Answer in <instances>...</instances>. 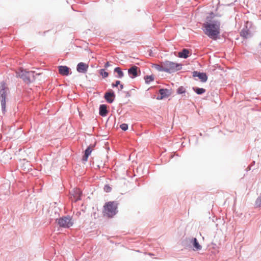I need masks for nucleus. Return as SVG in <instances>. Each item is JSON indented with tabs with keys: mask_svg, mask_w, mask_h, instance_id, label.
<instances>
[{
	"mask_svg": "<svg viewBox=\"0 0 261 261\" xmlns=\"http://www.w3.org/2000/svg\"><path fill=\"white\" fill-rule=\"evenodd\" d=\"M221 22L218 20L213 21H205L202 24L203 31L210 38L217 40L220 38Z\"/></svg>",
	"mask_w": 261,
	"mask_h": 261,
	"instance_id": "f257e3e1",
	"label": "nucleus"
},
{
	"mask_svg": "<svg viewBox=\"0 0 261 261\" xmlns=\"http://www.w3.org/2000/svg\"><path fill=\"white\" fill-rule=\"evenodd\" d=\"M118 203L116 201L106 202L103 206L104 215H107L109 218H113L118 212Z\"/></svg>",
	"mask_w": 261,
	"mask_h": 261,
	"instance_id": "f03ea898",
	"label": "nucleus"
},
{
	"mask_svg": "<svg viewBox=\"0 0 261 261\" xmlns=\"http://www.w3.org/2000/svg\"><path fill=\"white\" fill-rule=\"evenodd\" d=\"M40 75L33 71H27L25 69H21L17 72V76L21 79L26 84H30L35 80V76Z\"/></svg>",
	"mask_w": 261,
	"mask_h": 261,
	"instance_id": "7ed1b4c3",
	"label": "nucleus"
},
{
	"mask_svg": "<svg viewBox=\"0 0 261 261\" xmlns=\"http://www.w3.org/2000/svg\"><path fill=\"white\" fill-rule=\"evenodd\" d=\"M162 64L165 67V72L169 73L175 72L180 70L182 68L181 64L175 63L168 60L163 62Z\"/></svg>",
	"mask_w": 261,
	"mask_h": 261,
	"instance_id": "20e7f679",
	"label": "nucleus"
},
{
	"mask_svg": "<svg viewBox=\"0 0 261 261\" xmlns=\"http://www.w3.org/2000/svg\"><path fill=\"white\" fill-rule=\"evenodd\" d=\"M9 89L6 86V84L4 81L0 83V100L2 106V111L3 113L6 111V99L7 97V92Z\"/></svg>",
	"mask_w": 261,
	"mask_h": 261,
	"instance_id": "39448f33",
	"label": "nucleus"
},
{
	"mask_svg": "<svg viewBox=\"0 0 261 261\" xmlns=\"http://www.w3.org/2000/svg\"><path fill=\"white\" fill-rule=\"evenodd\" d=\"M56 222L60 227L65 228H70L74 224L72 217L69 215L56 219Z\"/></svg>",
	"mask_w": 261,
	"mask_h": 261,
	"instance_id": "423d86ee",
	"label": "nucleus"
},
{
	"mask_svg": "<svg viewBox=\"0 0 261 261\" xmlns=\"http://www.w3.org/2000/svg\"><path fill=\"white\" fill-rule=\"evenodd\" d=\"M115 96V92L112 89H109L105 92L103 97L107 102L112 103L114 101Z\"/></svg>",
	"mask_w": 261,
	"mask_h": 261,
	"instance_id": "0eeeda50",
	"label": "nucleus"
},
{
	"mask_svg": "<svg viewBox=\"0 0 261 261\" xmlns=\"http://www.w3.org/2000/svg\"><path fill=\"white\" fill-rule=\"evenodd\" d=\"M141 73L140 68L135 65H133L128 69V74L132 79L138 76Z\"/></svg>",
	"mask_w": 261,
	"mask_h": 261,
	"instance_id": "6e6552de",
	"label": "nucleus"
},
{
	"mask_svg": "<svg viewBox=\"0 0 261 261\" xmlns=\"http://www.w3.org/2000/svg\"><path fill=\"white\" fill-rule=\"evenodd\" d=\"M160 95L156 97L158 100H161L165 98H167L172 94L171 89L166 88H161L159 90Z\"/></svg>",
	"mask_w": 261,
	"mask_h": 261,
	"instance_id": "1a4fd4ad",
	"label": "nucleus"
},
{
	"mask_svg": "<svg viewBox=\"0 0 261 261\" xmlns=\"http://www.w3.org/2000/svg\"><path fill=\"white\" fill-rule=\"evenodd\" d=\"M193 77H198L201 82L205 83L207 80V76L206 73L201 72L198 71H194L192 72Z\"/></svg>",
	"mask_w": 261,
	"mask_h": 261,
	"instance_id": "9d476101",
	"label": "nucleus"
},
{
	"mask_svg": "<svg viewBox=\"0 0 261 261\" xmlns=\"http://www.w3.org/2000/svg\"><path fill=\"white\" fill-rule=\"evenodd\" d=\"M59 73L63 76H68L71 74V69L65 65H60L58 67Z\"/></svg>",
	"mask_w": 261,
	"mask_h": 261,
	"instance_id": "9b49d317",
	"label": "nucleus"
},
{
	"mask_svg": "<svg viewBox=\"0 0 261 261\" xmlns=\"http://www.w3.org/2000/svg\"><path fill=\"white\" fill-rule=\"evenodd\" d=\"M88 67V64L84 62H80L76 66V70L79 73H86L87 72Z\"/></svg>",
	"mask_w": 261,
	"mask_h": 261,
	"instance_id": "f8f14e48",
	"label": "nucleus"
},
{
	"mask_svg": "<svg viewBox=\"0 0 261 261\" xmlns=\"http://www.w3.org/2000/svg\"><path fill=\"white\" fill-rule=\"evenodd\" d=\"M95 146V145H90L88 146L84 151V154L82 157V161L84 162H87L89 156L91 154L93 150V148Z\"/></svg>",
	"mask_w": 261,
	"mask_h": 261,
	"instance_id": "ddd939ff",
	"label": "nucleus"
},
{
	"mask_svg": "<svg viewBox=\"0 0 261 261\" xmlns=\"http://www.w3.org/2000/svg\"><path fill=\"white\" fill-rule=\"evenodd\" d=\"M190 244L193 247L194 251H198L201 249L202 247L199 244L197 239L196 238H193L190 241Z\"/></svg>",
	"mask_w": 261,
	"mask_h": 261,
	"instance_id": "4468645a",
	"label": "nucleus"
},
{
	"mask_svg": "<svg viewBox=\"0 0 261 261\" xmlns=\"http://www.w3.org/2000/svg\"><path fill=\"white\" fill-rule=\"evenodd\" d=\"M191 55V53H190L189 49L184 48L178 52V57L180 58L187 59Z\"/></svg>",
	"mask_w": 261,
	"mask_h": 261,
	"instance_id": "2eb2a0df",
	"label": "nucleus"
},
{
	"mask_svg": "<svg viewBox=\"0 0 261 261\" xmlns=\"http://www.w3.org/2000/svg\"><path fill=\"white\" fill-rule=\"evenodd\" d=\"M108 114L107 105L105 104L100 105L99 107V114L102 117H106Z\"/></svg>",
	"mask_w": 261,
	"mask_h": 261,
	"instance_id": "dca6fc26",
	"label": "nucleus"
},
{
	"mask_svg": "<svg viewBox=\"0 0 261 261\" xmlns=\"http://www.w3.org/2000/svg\"><path fill=\"white\" fill-rule=\"evenodd\" d=\"M114 72L117 73V75L115 76L116 78L121 79L124 76V73L119 67H115Z\"/></svg>",
	"mask_w": 261,
	"mask_h": 261,
	"instance_id": "f3484780",
	"label": "nucleus"
},
{
	"mask_svg": "<svg viewBox=\"0 0 261 261\" xmlns=\"http://www.w3.org/2000/svg\"><path fill=\"white\" fill-rule=\"evenodd\" d=\"M240 36L247 39L251 37V33L248 30L243 29L240 32Z\"/></svg>",
	"mask_w": 261,
	"mask_h": 261,
	"instance_id": "a211bd4d",
	"label": "nucleus"
},
{
	"mask_svg": "<svg viewBox=\"0 0 261 261\" xmlns=\"http://www.w3.org/2000/svg\"><path fill=\"white\" fill-rule=\"evenodd\" d=\"M193 90L198 95H201L204 93L206 91V90L203 88H199L198 87H193Z\"/></svg>",
	"mask_w": 261,
	"mask_h": 261,
	"instance_id": "6ab92c4d",
	"label": "nucleus"
},
{
	"mask_svg": "<svg viewBox=\"0 0 261 261\" xmlns=\"http://www.w3.org/2000/svg\"><path fill=\"white\" fill-rule=\"evenodd\" d=\"M154 75L151 74L150 75H147L144 76V80L145 81L146 84H149L150 82L154 81Z\"/></svg>",
	"mask_w": 261,
	"mask_h": 261,
	"instance_id": "aec40b11",
	"label": "nucleus"
},
{
	"mask_svg": "<svg viewBox=\"0 0 261 261\" xmlns=\"http://www.w3.org/2000/svg\"><path fill=\"white\" fill-rule=\"evenodd\" d=\"M154 68L159 71H164L165 72V67L162 64V63H161V65L159 64H154Z\"/></svg>",
	"mask_w": 261,
	"mask_h": 261,
	"instance_id": "412c9836",
	"label": "nucleus"
},
{
	"mask_svg": "<svg viewBox=\"0 0 261 261\" xmlns=\"http://www.w3.org/2000/svg\"><path fill=\"white\" fill-rule=\"evenodd\" d=\"M215 16L216 15L213 12H211L209 15L206 16L205 21H213V20H215L214 18Z\"/></svg>",
	"mask_w": 261,
	"mask_h": 261,
	"instance_id": "4be33fe9",
	"label": "nucleus"
},
{
	"mask_svg": "<svg viewBox=\"0 0 261 261\" xmlns=\"http://www.w3.org/2000/svg\"><path fill=\"white\" fill-rule=\"evenodd\" d=\"M99 73L103 78H106L109 76V73L106 71L105 69H100L99 70Z\"/></svg>",
	"mask_w": 261,
	"mask_h": 261,
	"instance_id": "5701e85b",
	"label": "nucleus"
},
{
	"mask_svg": "<svg viewBox=\"0 0 261 261\" xmlns=\"http://www.w3.org/2000/svg\"><path fill=\"white\" fill-rule=\"evenodd\" d=\"M186 92V89L183 86L179 87L176 90V93L178 94H182Z\"/></svg>",
	"mask_w": 261,
	"mask_h": 261,
	"instance_id": "b1692460",
	"label": "nucleus"
},
{
	"mask_svg": "<svg viewBox=\"0 0 261 261\" xmlns=\"http://www.w3.org/2000/svg\"><path fill=\"white\" fill-rule=\"evenodd\" d=\"M81 195L82 192L80 191H79L78 192L75 193V194L74 195V197L75 198L76 201L81 199Z\"/></svg>",
	"mask_w": 261,
	"mask_h": 261,
	"instance_id": "393cba45",
	"label": "nucleus"
},
{
	"mask_svg": "<svg viewBox=\"0 0 261 261\" xmlns=\"http://www.w3.org/2000/svg\"><path fill=\"white\" fill-rule=\"evenodd\" d=\"M120 128L122 130L125 131L128 129V124L126 123H122L120 125Z\"/></svg>",
	"mask_w": 261,
	"mask_h": 261,
	"instance_id": "a878e982",
	"label": "nucleus"
},
{
	"mask_svg": "<svg viewBox=\"0 0 261 261\" xmlns=\"http://www.w3.org/2000/svg\"><path fill=\"white\" fill-rule=\"evenodd\" d=\"M104 191L106 192H110L112 190V188L109 185H106L103 188Z\"/></svg>",
	"mask_w": 261,
	"mask_h": 261,
	"instance_id": "bb28decb",
	"label": "nucleus"
},
{
	"mask_svg": "<svg viewBox=\"0 0 261 261\" xmlns=\"http://www.w3.org/2000/svg\"><path fill=\"white\" fill-rule=\"evenodd\" d=\"M120 85V81H116L115 83H113L111 84V86L112 88H116L118 87V86Z\"/></svg>",
	"mask_w": 261,
	"mask_h": 261,
	"instance_id": "cd10ccee",
	"label": "nucleus"
},
{
	"mask_svg": "<svg viewBox=\"0 0 261 261\" xmlns=\"http://www.w3.org/2000/svg\"><path fill=\"white\" fill-rule=\"evenodd\" d=\"M254 164H255V161H253L252 162L251 164L248 166V167L247 168V170L248 171V170H251V167L252 166L254 165Z\"/></svg>",
	"mask_w": 261,
	"mask_h": 261,
	"instance_id": "c85d7f7f",
	"label": "nucleus"
},
{
	"mask_svg": "<svg viewBox=\"0 0 261 261\" xmlns=\"http://www.w3.org/2000/svg\"><path fill=\"white\" fill-rule=\"evenodd\" d=\"M126 97H129L130 96V93L129 91H124Z\"/></svg>",
	"mask_w": 261,
	"mask_h": 261,
	"instance_id": "c756f323",
	"label": "nucleus"
},
{
	"mask_svg": "<svg viewBox=\"0 0 261 261\" xmlns=\"http://www.w3.org/2000/svg\"><path fill=\"white\" fill-rule=\"evenodd\" d=\"M123 88H124L123 84H121L120 83V85H119V87L118 88V91L122 90L123 89Z\"/></svg>",
	"mask_w": 261,
	"mask_h": 261,
	"instance_id": "7c9ffc66",
	"label": "nucleus"
},
{
	"mask_svg": "<svg viewBox=\"0 0 261 261\" xmlns=\"http://www.w3.org/2000/svg\"><path fill=\"white\" fill-rule=\"evenodd\" d=\"M110 66V64L109 62H107L105 64V67L107 68Z\"/></svg>",
	"mask_w": 261,
	"mask_h": 261,
	"instance_id": "2f4dec72",
	"label": "nucleus"
},
{
	"mask_svg": "<svg viewBox=\"0 0 261 261\" xmlns=\"http://www.w3.org/2000/svg\"><path fill=\"white\" fill-rule=\"evenodd\" d=\"M259 45H260V46H261V42L259 43Z\"/></svg>",
	"mask_w": 261,
	"mask_h": 261,
	"instance_id": "473e14b6",
	"label": "nucleus"
}]
</instances>
